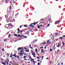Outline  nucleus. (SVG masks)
Instances as JSON below:
<instances>
[{"mask_svg":"<svg viewBox=\"0 0 65 65\" xmlns=\"http://www.w3.org/2000/svg\"><path fill=\"white\" fill-rule=\"evenodd\" d=\"M8 26L7 27L10 28V29H11L13 27V25L11 24V23H10L8 24Z\"/></svg>","mask_w":65,"mask_h":65,"instance_id":"obj_1","label":"nucleus"},{"mask_svg":"<svg viewBox=\"0 0 65 65\" xmlns=\"http://www.w3.org/2000/svg\"><path fill=\"white\" fill-rule=\"evenodd\" d=\"M60 23V21L58 20V21H56L55 23V25H57L58 24H59Z\"/></svg>","mask_w":65,"mask_h":65,"instance_id":"obj_2","label":"nucleus"},{"mask_svg":"<svg viewBox=\"0 0 65 65\" xmlns=\"http://www.w3.org/2000/svg\"><path fill=\"white\" fill-rule=\"evenodd\" d=\"M50 40H51V39H49V40L46 41V42H47V44H50V41H50Z\"/></svg>","mask_w":65,"mask_h":65,"instance_id":"obj_3","label":"nucleus"},{"mask_svg":"<svg viewBox=\"0 0 65 65\" xmlns=\"http://www.w3.org/2000/svg\"><path fill=\"white\" fill-rule=\"evenodd\" d=\"M32 54L34 56V55H36V54L33 51L32 52Z\"/></svg>","mask_w":65,"mask_h":65,"instance_id":"obj_4","label":"nucleus"},{"mask_svg":"<svg viewBox=\"0 0 65 65\" xmlns=\"http://www.w3.org/2000/svg\"><path fill=\"white\" fill-rule=\"evenodd\" d=\"M37 27H38V29H39V30H41V29H42V28H41L40 27V26H39V25H38L37 26Z\"/></svg>","mask_w":65,"mask_h":65,"instance_id":"obj_5","label":"nucleus"},{"mask_svg":"<svg viewBox=\"0 0 65 65\" xmlns=\"http://www.w3.org/2000/svg\"><path fill=\"white\" fill-rule=\"evenodd\" d=\"M57 47H60V44L59 43H58V45L57 46Z\"/></svg>","mask_w":65,"mask_h":65,"instance_id":"obj_6","label":"nucleus"},{"mask_svg":"<svg viewBox=\"0 0 65 65\" xmlns=\"http://www.w3.org/2000/svg\"><path fill=\"white\" fill-rule=\"evenodd\" d=\"M6 63H9V59H8V58L6 60Z\"/></svg>","mask_w":65,"mask_h":65,"instance_id":"obj_7","label":"nucleus"},{"mask_svg":"<svg viewBox=\"0 0 65 65\" xmlns=\"http://www.w3.org/2000/svg\"><path fill=\"white\" fill-rule=\"evenodd\" d=\"M41 53H44V51L43 50V49H41Z\"/></svg>","mask_w":65,"mask_h":65,"instance_id":"obj_8","label":"nucleus"},{"mask_svg":"<svg viewBox=\"0 0 65 65\" xmlns=\"http://www.w3.org/2000/svg\"><path fill=\"white\" fill-rule=\"evenodd\" d=\"M37 41V39H36L34 40L33 41V42H36V41Z\"/></svg>","mask_w":65,"mask_h":65,"instance_id":"obj_9","label":"nucleus"},{"mask_svg":"<svg viewBox=\"0 0 65 65\" xmlns=\"http://www.w3.org/2000/svg\"><path fill=\"white\" fill-rule=\"evenodd\" d=\"M31 61H34V59H32V58H31V60H30Z\"/></svg>","mask_w":65,"mask_h":65,"instance_id":"obj_10","label":"nucleus"},{"mask_svg":"<svg viewBox=\"0 0 65 65\" xmlns=\"http://www.w3.org/2000/svg\"><path fill=\"white\" fill-rule=\"evenodd\" d=\"M63 39V38L62 37H61L60 38H59V40H60V39Z\"/></svg>","mask_w":65,"mask_h":65,"instance_id":"obj_11","label":"nucleus"},{"mask_svg":"<svg viewBox=\"0 0 65 65\" xmlns=\"http://www.w3.org/2000/svg\"><path fill=\"white\" fill-rule=\"evenodd\" d=\"M13 56H14V57L15 58H17V56H16V55H15V54H13Z\"/></svg>","mask_w":65,"mask_h":65,"instance_id":"obj_12","label":"nucleus"},{"mask_svg":"<svg viewBox=\"0 0 65 65\" xmlns=\"http://www.w3.org/2000/svg\"><path fill=\"white\" fill-rule=\"evenodd\" d=\"M18 51H19L20 50H21V49H20V47H19L18 48Z\"/></svg>","mask_w":65,"mask_h":65,"instance_id":"obj_13","label":"nucleus"},{"mask_svg":"<svg viewBox=\"0 0 65 65\" xmlns=\"http://www.w3.org/2000/svg\"><path fill=\"white\" fill-rule=\"evenodd\" d=\"M26 52H29V50H27L25 51V53Z\"/></svg>","mask_w":65,"mask_h":65,"instance_id":"obj_14","label":"nucleus"},{"mask_svg":"<svg viewBox=\"0 0 65 65\" xmlns=\"http://www.w3.org/2000/svg\"><path fill=\"white\" fill-rule=\"evenodd\" d=\"M10 36H11V34H9V36H8V38H9L10 37Z\"/></svg>","mask_w":65,"mask_h":65,"instance_id":"obj_15","label":"nucleus"},{"mask_svg":"<svg viewBox=\"0 0 65 65\" xmlns=\"http://www.w3.org/2000/svg\"><path fill=\"white\" fill-rule=\"evenodd\" d=\"M19 54L20 55H23V53H19Z\"/></svg>","mask_w":65,"mask_h":65,"instance_id":"obj_16","label":"nucleus"},{"mask_svg":"<svg viewBox=\"0 0 65 65\" xmlns=\"http://www.w3.org/2000/svg\"><path fill=\"white\" fill-rule=\"evenodd\" d=\"M53 50V49H51V48H50V52H52Z\"/></svg>","mask_w":65,"mask_h":65,"instance_id":"obj_17","label":"nucleus"},{"mask_svg":"<svg viewBox=\"0 0 65 65\" xmlns=\"http://www.w3.org/2000/svg\"><path fill=\"white\" fill-rule=\"evenodd\" d=\"M14 36H17L18 37V35H17L16 34H15L14 35Z\"/></svg>","mask_w":65,"mask_h":65,"instance_id":"obj_18","label":"nucleus"},{"mask_svg":"<svg viewBox=\"0 0 65 65\" xmlns=\"http://www.w3.org/2000/svg\"><path fill=\"white\" fill-rule=\"evenodd\" d=\"M6 25V28H7V29H8V28H8L7 27H8V24H7V25Z\"/></svg>","mask_w":65,"mask_h":65,"instance_id":"obj_19","label":"nucleus"},{"mask_svg":"<svg viewBox=\"0 0 65 65\" xmlns=\"http://www.w3.org/2000/svg\"><path fill=\"white\" fill-rule=\"evenodd\" d=\"M17 37H21V35L20 34H19L18 35Z\"/></svg>","mask_w":65,"mask_h":65,"instance_id":"obj_20","label":"nucleus"},{"mask_svg":"<svg viewBox=\"0 0 65 65\" xmlns=\"http://www.w3.org/2000/svg\"><path fill=\"white\" fill-rule=\"evenodd\" d=\"M50 37H54V36H53L51 35H50Z\"/></svg>","mask_w":65,"mask_h":65,"instance_id":"obj_21","label":"nucleus"},{"mask_svg":"<svg viewBox=\"0 0 65 65\" xmlns=\"http://www.w3.org/2000/svg\"><path fill=\"white\" fill-rule=\"evenodd\" d=\"M33 63H37V61H34L33 62Z\"/></svg>","mask_w":65,"mask_h":65,"instance_id":"obj_22","label":"nucleus"},{"mask_svg":"<svg viewBox=\"0 0 65 65\" xmlns=\"http://www.w3.org/2000/svg\"><path fill=\"white\" fill-rule=\"evenodd\" d=\"M2 51H4V52H5V50L4 48H3L2 49Z\"/></svg>","mask_w":65,"mask_h":65,"instance_id":"obj_23","label":"nucleus"},{"mask_svg":"<svg viewBox=\"0 0 65 65\" xmlns=\"http://www.w3.org/2000/svg\"><path fill=\"white\" fill-rule=\"evenodd\" d=\"M54 34H55V33H54ZM55 34L56 36H57V35H58V33H56Z\"/></svg>","mask_w":65,"mask_h":65,"instance_id":"obj_24","label":"nucleus"},{"mask_svg":"<svg viewBox=\"0 0 65 65\" xmlns=\"http://www.w3.org/2000/svg\"><path fill=\"white\" fill-rule=\"evenodd\" d=\"M32 25H36V24L35 23V22L34 23H32Z\"/></svg>","mask_w":65,"mask_h":65,"instance_id":"obj_25","label":"nucleus"},{"mask_svg":"<svg viewBox=\"0 0 65 65\" xmlns=\"http://www.w3.org/2000/svg\"><path fill=\"white\" fill-rule=\"evenodd\" d=\"M62 45L63 46L64 45H65V43L63 42H62Z\"/></svg>","mask_w":65,"mask_h":65,"instance_id":"obj_26","label":"nucleus"},{"mask_svg":"<svg viewBox=\"0 0 65 65\" xmlns=\"http://www.w3.org/2000/svg\"><path fill=\"white\" fill-rule=\"evenodd\" d=\"M50 24H48L47 26V27H49V26H50Z\"/></svg>","mask_w":65,"mask_h":65,"instance_id":"obj_27","label":"nucleus"},{"mask_svg":"<svg viewBox=\"0 0 65 65\" xmlns=\"http://www.w3.org/2000/svg\"><path fill=\"white\" fill-rule=\"evenodd\" d=\"M35 52H37V48L35 49Z\"/></svg>","mask_w":65,"mask_h":65,"instance_id":"obj_28","label":"nucleus"},{"mask_svg":"<svg viewBox=\"0 0 65 65\" xmlns=\"http://www.w3.org/2000/svg\"><path fill=\"white\" fill-rule=\"evenodd\" d=\"M17 57L18 59H19V58H20V57H19V56L17 55Z\"/></svg>","mask_w":65,"mask_h":65,"instance_id":"obj_29","label":"nucleus"},{"mask_svg":"<svg viewBox=\"0 0 65 65\" xmlns=\"http://www.w3.org/2000/svg\"><path fill=\"white\" fill-rule=\"evenodd\" d=\"M40 44V45H43V43H41Z\"/></svg>","mask_w":65,"mask_h":65,"instance_id":"obj_30","label":"nucleus"},{"mask_svg":"<svg viewBox=\"0 0 65 65\" xmlns=\"http://www.w3.org/2000/svg\"><path fill=\"white\" fill-rule=\"evenodd\" d=\"M12 57H13V55H10V58H12Z\"/></svg>","mask_w":65,"mask_h":65,"instance_id":"obj_31","label":"nucleus"},{"mask_svg":"<svg viewBox=\"0 0 65 65\" xmlns=\"http://www.w3.org/2000/svg\"><path fill=\"white\" fill-rule=\"evenodd\" d=\"M35 43V42H33V41H32V44H34Z\"/></svg>","mask_w":65,"mask_h":65,"instance_id":"obj_32","label":"nucleus"},{"mask_svg":"<svg viewBox=\"0 0 65 65\" xmlns=\"http://www.w3.org/2000/svg\"><path fill=\"white\" fill-rule=\"evenodd\" d=\"M23 50H22L20 51V53H23Z\"/></svg>","mask_w":65,"mask_h":65,"instance_id":"obj_33","label":"nucleus"},{"mask_svg":"<svg viewBox=\"0 0 65 65\" xmlns=\"http://www.w3.org/2000/svg\"><path fill=\"white\" fill-rule=\"evenodd\" d=\"M27 58V57L25 56H24L23 57V58Z\"/></svg>","mask_w":65,"mask_h":65,"instance_id":"obj_34","label":"nucleus"},{"mask_svg":"<svg viewBox=\"0 0 65 65\" xmlns=\"http://www.w3.org/2000/svg\"><path fill=\"white\" fill-rule=\"evenodd\" d=\"M24 27H27V25H24Z\"/></svg>","mask_w":65,"mask_h":65,"instance_id":"obj_35","label":"nucleus"},{"mask_svg":"<svg viewBox=\"0 0 65 65\" xmlns=\"http://www.w3.org/2000/svg\"><path fill=\"white\" fill-rule=\"evenodd\" d=\"M9 9H11V6H10L9 8Z\"/></svg>","mask_w":65,"mask_h":65,"instance_id":"obj_36","label":"nucleus"},{"mask_svg":"<svg viewBox=\"0 0 65 65\" xmlns=\"http://www.w3.org/2000/svg\"><path fill=\"white\" fill-rule=\"evenodd\" d=\"M40 63L39 62L38 63V65H40Z\"/></svg>","mask_w":65,"mask_h":65,"instance_id":"obj_37","label":"nucleus"},{"mask_svg":"<svg viewBox=\"0 0 65 65\" xmlns=\"http://www.w3.org/2000/svg\"><path fill=\"white\" fill-rule=\"evenodd\" d=\"M37 59H40V58H39V57L37 56Z\"/></svg>","mask_w":65,"mask_h":65,"instance_id":"obj_38","label":"nucleus"},{"mask_svg":"<svg viewBox=\"0 0 65 65\" xmlns=\"http://www.w3.org/2000/svg\"><path fill=\"white\" fill-rule=\"evenodd\" d=\"M24 36V35H23L22 36H21V37H24V36Z\"/></svg>","mask_w":65,"mask_h":65,"instance_id":"obj_39","label":"nucleus"},{"mask_svg":"<svg viewBox=\"0 0 65 65\" xmlns=\"http://www.w3.org/2000/svg\"><path fill=\"white\" fill-rule=\"evenodd\" d=\"M6 41H7V40L5 39L4 40V41H5V42Z\"/></svg>","mask_w":65,"mask_h":65,"instance_id":"obj_40","label":"nucleus"},{"mask_svg":"<svg viewBox=\"0 0 65 65\" xmlns=\"http://www.w3.org/2000/svg\"><path fill=\"white\" fill-rule=\"evenodd\" d=\"M43 57H44V56H41V57H42V59H43Z\"/></svg>","mask_w":65,"mask_h":65,"instance_id":"obj_41","label":"nucleus"},{"mask_svg":"<svg viewBox=\"0 0 65 65\" xmlns=\"http://www.w3.org/2000/svg\"><path fill=\"white\" fill-rule=\"evenodd\" d=\"M24 60H25V61H26L27 60V59H26V58H24Z\"/></svg>","mask_w":65,"mask_h":65,"instance_id":"obj_42","label":"nucleus"},{"mask_svg":"<svg viewBox=\"0 0 65 65\" xmlns=\"http://www.w3.org/2000/svg\"><path fill=\"white\" fill-rule=\"evenodd\" d=\"M5 61H4V64H5V62H6V60H5Z\"/></svg>","mask_w":65,"mask_h":65,"instance_id":"obj_43","label":"nucleus"},{"mask_svg":"<svg viewBox=\"0 0 65 65\" xmlns=\"http://www.w3.org/2000/svg\"><path fill=\"white\" fill-rule=\"evenodd\" d=\"M60 51V50H58L57 51V52L58 53V52H59Z\"/></svg>","mask_w":65,"mask_h":65,"instance_id":"obj_44","label":"nucleus"},{"mask_svg":"<svg viewBox=\"0 0 65 65\" xmlns=\"http://www.w3.org/2000/svg\"><path fill=\"white\" fill-rule=\"evenodd\" d=\"M31 56H30V57L29 58V59H30V60H31Z\"/></svg>","mask_w":65,"mask_h":65,"instance_id":"obj_45","label":"nucleus"},{"mask_svg":"<svg viewBox=\"0 0 65 65\" xmlns=\"http://www.w3.org/2000/svg\"><path fill=\"white\" fill-rule=\"evenodd\" d=\"M61 64L62 65H63V62H61Z\"/></svg>","mask_w":65,"mask_h":65,"instance_id":"obj_46","label":"nucleus"},{"mask_svg":"<svg viewBox=\"0 0 65 65\" xmlns=\"http://www.w3.org/2000/svg\"><path fill=\"white\" fill-rule=\"evenodd\" d=\"M17 31H20V30H19V28L17 29Z\"/></svg>","mask_w":65,"mask_h":65,"instance_id":"obj_47","label":"nucleus"},{"mask_svg":"<svg viewBox=\"0 0 65 65\" xmlns=\"http://www.w3.org/2000/svg\"><path fill=\"white\" fill-rule=\"evenodd\" d=\"M31 27H32V28H34V26H33V25Z\"/></svg>","mask_w":65,"mask_h":65,"instance_id":"obj_48","label":"nucleus"},{"mask_svg":"<svg viewBox=\"0 0 65 65\" xmlns=\"http://www.w3.org/2000/svg\"><path fill=\"white\" fill-rule=\"evenodd\" d=\"M62 37H65V35L62 36Z\"/></svg>","mask_w":65,"mask_h":65,"instance_id":"obj_49","label":"nucleus"},{"mask_svg":"<svg viewBox=\"0 0 65 65\" xmlns=\"http://www.w3.org/2000/svg\"><path fill=\"white\" fill-rule=\"evenodd\" d=\"M43 20V19H41V20L40 21V22H41V21H42V20Z\"/></svg>","mask_w":65,"mask_h":65,"instance_id":"obj_50","label":"nucleus"},{"mask_svg":"<svg viewBox=\"0 0 65 65\" xmlns=\"http://www.w3.org/2000/svg\"><path fill=\"white\" fill-rule=\"evenodd\" d=\"M43 44H45V43H46V42H44V43H43Z\"/></svg>","mask_w":65,"mask_h":65,"instance_id":"obj_51","label":"nucleus"},{"mask_svg":"<svg viewBox=\"0 0 65 65\" xmlns=\"http://www.w3.org/2000/svg\"><path fill=\"white\" fill-rule=\"evenodd\" d=\"M54 50L55 49H56V48L55 47H54V48H53Z\"/></svg>","mask_w":65,"mask_h":65,"instance_id":"obj_52","label":"nucleus"},{"mask_svg":"<svg viewBox=\"0 0 65 65\" xmlns=\"http://www.w3.org/2000/svg\"><path fill=\"white\" fill-rule=\"evenodd\" d=\"M7 56H9V54L8 53H7Z\"/></svg>","mask_w":65,"mask_h":65,"instance_id":"obj_53","label":"nucleus"},{"mask_svg":"<svg viewBox=\"0 0 65 65\" xmlns=\"http://www.w3.org/2000/svg\"><path fill=\"white\" fill-rule=\"evenodd\" d=\"M46 46L45 47H44V49H46Z\"/></svg>","mask_w":65,"mask_h":65,"instance_id":"obj_54","label":"nucleus"},{"mask_svg":"<svg viewBox=\"0 0 65 65\" xmlns=\"http://www.w3.org/2000/svg\"><path fill=\"white\" fill-rule=\"evenodd\" d=\"M0 18L1 19V20H2V17H0Z\"/></svg>","mask_w":65,"mask_h":65,"instance_id":"obj_55","label":"nucleus"},{"mask_svg":"<svg viewBox=\"0 0 65 65\" xmlns=\"http://www.w3.org/2000/svg\"><path fill=\"white\" fill-rule=\"evenodd\" d=\"M30 48H31V49H32V50H33V47H30Z\"/></svg>","mask_w":65,"mask_h":65,"instance_id":"obj_56","label":"nucleus"},{"mask_svg":"<svg viewBox=\"0 0 65 65\" xmlns=\"http://www.w3.org/2000/svg\"><path fill=\"white\" fill-rule=\"evenodd\" d=\"M40 26H41V27H42V25L41 24V25H40Z\"/></svg>","mask_w":65,"mask_h":65,"instance_id":"obj_57","label":"nucleus"},{"mask_svg":"<svg viewBox=\"0 0 65 65\" xmlns=\"http://www.w3.org/2000/svg\"><path fill=\"white\" fill-rule=\"evenodd\" d=\"M33 56L34 57V58H35V57H36V56H35V55H33Z\"/></svg>","mask_w":65,"mask_h":65,"instance_id":"obj_58","label":"nucleus"},{"mask_svg":"<svg viewBox=\"0 0 65 65\" xmlns=\"http://www.w3.org/2000/svg\"><path fill=\"white\" fill-rule=\"evenodd\" d=\"M24 37H25V38H27V36H24Z\"/></svg>","mask_w":65,"mask_h":65,"instance_id":"obj_59","label":"nucleus"},{"mask_svg":"<svg viewBox=\"0 0 65 65\" xmlns=\"http://www.w3.org/2000/svg\"><path fill=\"white\" fill-rule=\"evenodd\" d=\"M37 61H40V60L39 59L38 60H37Z\"/></svg>","mask_w":65,"mask_h":65,"instance_id":"obj_60","label":"nucleus"},{"mask_svg":"<svg viewBox=\"0 0 65 65\" xmlns=\"http://www.w3.org/2000/svg\"><path fill=\"white\" fill-rule=\"evenodd\" d=\"M29 47H31V44H30L29 45Z\"/></svg>","mask_w":65,"mask_h":65,"instance_id":"obj_61","label":"nucleus"},{"mask_svg":"<svg viewBox=\"0 0 65 65\" xmlns=\"http://www.w3.org/2000/svg\"><path fill=\"white\" fill-rule=\"evenodd\" d=\"M10 62H11V64H12V61H10Z\"/></svg>","mask_w":65,"mask_h":65,"instance_id":"obj_62","label":"nucleus"},{"mask_svg":"<svg viewBox=\"0 0 65 65\" xmlns=\"http://www.w3.org/2000/svg\"><path fill=\"white\" fill-rule=\"evenodd\" d=\"M6 25H5V28H6Z\"/></svg>","mask_w":65,"mask_h":65,"instance_id":"obj_63","label":"nucleus"},{"mask_svg":"<svg viewBox=\"0 0 65 65\" xmlns=\"http://www.w3.org/2000/svg\"><path fill=\"white\" fill-rule=\"evenodd\" d=\"M57 65H60V63H59L57 64Z\"/></svg>","mask_w":65,"mask_h":65,"instance_id":"obj_64","label":"nucleus"}]
</instances>
